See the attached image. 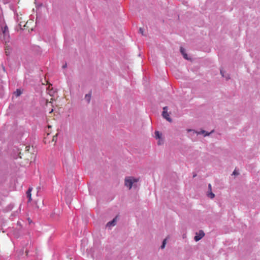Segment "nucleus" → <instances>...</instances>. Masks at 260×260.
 Here are the masks:
<instances>
[{
  "label": "nucleus",
  "instance_id": "2eb2a0df",
  "mask_svg": "<svg viewBox=\"0 0 260 260\" xmlns=\"http://www.w3.org/2000/svg\"><path fill=\"white\" fill-rule=\"evenodd\" d=\"M166 239H165V240L163 241V242H162V244H161V246H160V248H161V249L164 248H165V246H166Z\"/></svg>",
  "mask_w": 260,
  "mask_h": 260
},
{
  "label": "nucleus",
  "instance_id": "f03ea898",
  "mask_svg": "<svg viewBox=\"0 0 260 260\" xmlns=\"http://www.w3.org/2000/svg\"><path fill=\"white\" fill-rule=\"evenodd\" d=\"M167 110H168V107H164L163 111H162V116H163V117L164 118H165L169 122H172V120L170 117L169 114V113H168V112L167 111Z\"/></svg>",
  "mask_w": 260,
  "mask_h": 260
},
{
  "label": "nucleus",
  "instance_id": "aec40b11",
  "mask_svg": "<svg viewBox=\"0 0 260 260\" xmlns=\"http://www.w3.org/2000/svg\"><path fill=\"white\" fill-rule=\"evenodd\" d=\"M233 174H234V175L238 174V173L236 172V170H235V171L233 172Z\"/></svg>",
  "mask_w": 260,
  "mask_h": 260
},
{
  "label": "nucleus",
  "instance_id": "5701e85b",
  "mask_svg": "<svg viewBox=\"0 0 260 260\" xmlns=\"http://www.w3.org/2000/svg\"><path fill=\"white\" fill-rule=\"evenodd\" d=\"M53 214H52L51 215V216L53 217Z\"/></svg>",
  "mask_w": 260,
  "mask_h": 260
},
{
  "label": "nucleus",
  "instance_id": "0eeeda50",
  "mask_svg": "<svg viewBox=\"0 0 260 260\" xmlns=\"http://www.w3.org/2000/svg\"><path fill=\"white\" fill-rule=\"evenodd\" d=\"M31 190H32V188H29L27 190V192H26V196H27V197L28 199V202H31V201L32 200L31 194Z\"/></svg>",
  "mask_w": 260,
  "mask_h": 260
},
{
  "label": "nucleus",
  "instance_id": "f8f14e48",
  "mask_svg": "<svg viewBox=\"0 0 260 260\" xmlns=\"http://www.w3.org/2000/svg\"><path fill=\"white\" fill-rule=\"evenodd\" d=\"M225 72L223 70H220V74L222 75V77H225L226 80H228L230 79V76L229 75L227 76L224 75Z\"/></svg>",
  "mask_w": 260,
  "mask_h": 260
},
{
  "label": "nucleus",
  "instance_id": "412c9836",
  "mask_svg": "<svg viewBox=\"0 0 260 260\" xmlns=\"http://www.w3.org/2000/svg\"><path fill=\"white\" fill-rule=\"evenodd\" d=\"M158 145H161V142H160V141L158 142Z\"/></svg>",
  "mask_w": 260,
  "mask_h": 260
},
{
  "label": "nucleus",
  "instance_id": "dca6fc26",
  "mask_svg": "<svg viewBox=\"0 0 260 260\" xmlns=\"http://www.w3.org/2000/svg\"><path fill=\"white\" fill-rule=\"evenodd\" d=\"M208 188L209 191H212V186L210 184H208Z\"/></svg>",
  "mask_w": 260,
  "mask_h": 260
},
{
  "label": "nucleus",
  "instance_id": "7ed1b4c3",
  "mask_svg": "<svg viewBox=\"0 0 260 260\" xmlns=\"http://www.w3.org/2000/svg\"><path fill=\"white\" fill-rule=\"evenodd\" d=\"M205 235V233L203 231H199V233H196V235L194 237V240L197 242L200 240Z\"/></svg>",
  "mask_w": 260,
  "mask_h": 260
},
{
  "label": "nucleus",
  "instance_id": "f257e3e1",
  "mask_svg": "<svg viewBox=\"0 0 260 260\" xmlns=\"http://www.w3.org/2000/svg\"><path fill=\"white\" fill-rule=\"evenodd\" d=\"M137 181L138 179L136 178L133 177H126L124 180V184L126 186L128 187L129 189H131L133 183Z\"/></svg>",
  "mask_w": 260,
  "mask_h": 260
},
{
  "label": "nucleus",
  "instance_id": "6e6552de",
  "mask_svg": "<svg viewBox=\"0 0 260 260\" xmlns=\"http://www.w3.org/2000/svg\"><path fill=\"white\" fill-rule=\"evenodd\" d=\"M213 132V131H212L210 133H208V132L205 131V130H202L200 132H197V133L198 135L204 134V136L205 137V136H209L210 134H211Z\"/></svg>",
  "mask_w": 260,
  "mask_h": 260
},
{
  "label": "nucleus",
  "instance_id": "9b49d317",
  "mask_svg": "<svg viewBox=\"0 0 260 260\" xmlns=\"http://www.w3.org/2000/svg\"><path fill=\"white\" fill-rule=\"evenodd\" d=\"M154 134H155V138L156 139H160L161 138L162 134L159 131H156L154 133Z\"/></svg>",
  "mask_w": 260,
  "mask_h": 260
},
{
  "label": "nucleus",
  "instance_id": "9d476101",
  "mask_svg": "<svg viewBox=\"0 0 260 260\" xmlns=\"http://www.w3.org/2000/svg\"><path fill=\"white\" fill-rule=\"evenodd\" d=\"M22 93V91L20 89H17L14 92L13 94L16 96H19Z\"/></svg>",
  "mask_w": 260,
  "mask_h": 260
},
{
  "label": "nucleus",
  "instance_id": "1a4fd4ad",
  "mask_svg": "<svg viewBox=\"0 0 260 260\" xmlns=\"http://www.w3.org/2000/svg\"><path fill=\"white\" fill-rule=\"evenodd\" d=\"M91 96V91L90 92V93L86 94L85 96V100L87 101V102L88 103H89L90 102Z\"/></svg>",
  "mask_w": 260,
  "mask_h": 260
},
{
  "label": "nucleus",
  "instance_id": "a211bd4d",
  "mask_svg": "<svg viewBox=\"0 0 260 260\" xmlns=\"http://www.w3.org/2000/svg\"><path fill=\"white\" fill-rule=\"evenodd\" d=\"M56 137H57V135H55V136H53L52 140H53V141H56V139H57V138H56Z\"/></svg>",
  "mask_w": 260,
  "mask_h": 260
},
{
  "label": "nucleus",
  "instance_id": "4468645a",
  "mask_svg": "<svg viewBox=\"0 0 260 260\" xmlns=\"http://www.w3.org/2000/svg\"><path fill=\"white\" fill-rule=\"evenodd\" d=\"M3 32L4 35H6V33L8 32V27L7 25L5 26L3 28Z\"/></svg>",
  "mask_w": 260,
  "mask_h": 260
},
{
  "label": "nucleus",
  "instance_id": "4be33fe9",
  "mask_svg": "<svg viewBox=\"0 0 260 260\" xmlns=\"http://www.w3.org/2000/svg\"><path fill=\"white\" fill-rule=\"evenodd\" d=\"M196 175H197L196 174L193 175V177H195L196 176Z\"/></svg>",
  "mask_w": 260,
  "mask_h": 260
},
{
  "label": "nucleus",
  "instance_id": "20e7f679",
  "mask_svg": "<svg viewBox=\"0 0 260 260\" xmlns=\"http://www.w3.org/2000/svg\"><path fill=\"white\" fill-rule=\"evenodd\" d=\"M5 182V180L2 177H0V197L3 195L2 193L3 188L4 187V184Z\"/></svg>",
  "mask_w": 260,
  "mask_h": 260
},
{
  "label": "nucleus",
  "instance_id": "6ab92c4d",
  "mask_svg": "<svg viewBox=\"0 0 260 260\" xmlns=\"http://www.w3.org/2000/svg\"><path fill=\"white\" fill-rule=\"evenodd\" d=\"M67 63H65V64H64V65H63V66H62V68H63V69H65V68H67Z\"/></svg>",
  "mask_w": 260,
  "mask_h": 260
},
{
  "label": "nucleus",
  "instance_id": "ddd939ff",
  "mask_svg": "<svg viewBox=\"0 0 260 260\" xmlns=\"http://www.w3.org/2000/svg\"><path fill=\"white\" fill-rule=\"evenodd\" d=\"M207 196L210 199H213L215 197V194L212 192V191H208Z\"/></svg>",
  "mask_w": 260,
  "mask_h": 260
},
{
  "label": "nucleus",
  "instance_id": "423d86ee",
  "mask_svg": "<svg viewBox=\"0 0 260 260\" xmlns=\"http://www.w3.org/2000/svg\"><path fill=\"white\" fill-rule=\"evenodd\" d=\"M180 50L184 58H185L186 60H189V59L188 57L187 53L185 52V49L183 47H181L180 48Z\"/></svg>",
  "mask_w": 260,
  "mask_h": 260
},
{
  "label": "nucleus",
  "instance_id": "f3484780",
  "mask_svg": "<svg viewBox=\"0 0 260 260\" xmlns=\"http://www.w3.org/2000/svg\"><path fill=\"white\" fill-rule=\"evenodd\" d=\"M139 31H140V33L142 34V35H144V34H143V29L142 28L140 27L139 28Z\"/></svg>",
  "mask_w": 260,
  "mask_h": 260
},
{
  "label": "nucleus",
  "instance_id": "39448f33",
  "mask_svg": "<svg viewBox=\"0 0 260 260\" xmlns=\"http://www.w3.org/2000/svg\"><path fill=\"white\" fill-rule=\"evenodd\" d=\"M116 217L113 219L112 220L109 221L106 224L107 227H111L112 226H114L116 224Z\"/></svg>",
  "mask_w": 260,
  "mask_h": 260
}]
</instances>
